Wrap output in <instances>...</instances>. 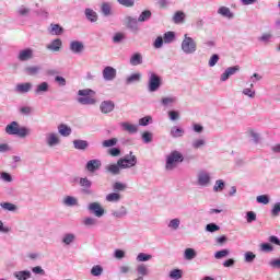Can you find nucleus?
<instances>
[{
	"mask_svg": "<svg viewBox=\"0 0 280 280\" xmlns=\"http://www.w3.org/2000/svg\"><path fill=\"white\" fill-rule=\"evenodd\" d=\"M4 132L11 137H20V139H25L32 135V129L26 126H21L19 121L13 120L5 126Z\"/></svg>",
	"mask_w": 280,
	"mask_h": 280,
	"instance_id": "f257e3e1",
	"label": "nucleus"
},
{
	"mask_svg": "<svg viewBox=\"0 0 280 280\" xmlns=\"http://www.w3.org/2000/svg\"><path fill=\"white\" fill-rule=\"evenodd\" d=\"M183 161H185V156L183 155V153L174 150L166 156L165 170H175L178 163H183Z\"/></svg>",
	"mask_w": 280,
	"mask_h": 280,
	"instance_id": "f03ea898",
	"label": "nucleus"
},
{
	"mask_svg": "<svg viewBox=\"0 0 280 280\" xmlns=\"http://www.w3.org/2000/svg\"><path fill=\"white\" fill-rule=\"evenodd\" d=\"M149 81H148V91L149 93H156L159 89L163 85V81L161 75L155 72H148Z\"/></svg>",
	"mask_w": 280,
	"mask_h": 280,
	"instance_id": "7ed1b4c3",
	"label": "nucleus"
},
{
	"mask_svg": "<svg viewBox=\"0 0 280 280\" xmlns=\"http://www.w3.org/2000/svg\"><path fill=\"white\" fill-rule=\"evenodd\" d=\"M118 162L121 170H130V167H135L137 165V155L130 151L129 154L118 159Z\"/></svg>",
	"mask_w": 280,
	"mask_h": 280,
	"instance_id": "20e7f679",
	"label": "nucleus"
},
{
	"mask_svg": "<svg viewBox=\"0 0 280 280\" xmlns=\"http://www.w3.org/2000/svg\"><path fill=\"white\" fill-rule=\"evenodd\" d=\"M197 45L196 40L189 37L187 34L184 35V39L182 42V51L187 56L191 54H196Z\"/></svg>",
	"mask_w": 280,
	"mask_h": 280,
	"instance_id": "39448f33",
	"label": "nucleus"
},
{
	"mask_svg": "<svg viewBox=\"0 0 280 280\" xmlns=\"http://www.w3.org/2000/svg\"><path fill=\"white\" fill-rule=\"evenodd\" d=\"M79 180V185L81 187L82 194L85 196H91L93 194V190H91V187H93V182L89 179L88 177H77L74 178V182Z\"/></svg>",
	"mask_w": 280,
	"mask_h": 280,
	"instance_id": "423d86ee",
	"label": "nucleus"
},
{
	"mask_svg": "<svg viewBox=\"0 0 280 280\" xmlns=\"http://www.w3.org/2000/svg\"><path fill=\"white\" fill-rule=\"evenodd\" d=\"M197 185L199 187H209L211 185V174L207 171H200L197 174Z\"/></svg>",
	"mask_w": 280,
	"mask_h": 280,
	"instance_id": "0eeeda50",
	"label": "nucleus"
},
{
	"mask_svg": "<svg viewBox=\"0 0 280 280\" xmlns=\"http://www.w3.org/2000/svg\"><path fill=\"white\" fill-rule=\"evenodd\" d=\"M101 168H102V160L100 159L89 160L85 164V170L90 174H95V172H98V170Z\"/></svg>",
	"mask_w": 280,
	"mask_h": 280,
	"instance_id": "6e6552de",
	"label": "nucleus"
},
{
	"mask_svg": "<svg viewBox=\"0 0 280 280\" xmlns=\"http://www.w3.org/2000/svg\"><path fill=\"white\" fill-rule=\"evenodd\" d=\"M103 79L105 82H113L117 78V69L112 66H107L103 69Z\"/></svg>",
	"mask_w": 280,
	"mask_h": 280,
	"instance_id": "1a4fd4ad",
	"label": "nucleus"
},
{
	"mask_svg": "<svg viewBox=\"0 0 280 280\" xmlns=\"http://www.w3.org/2000/svg\"><path fill=\"white\" fill-rule=\"evenodd\" d=\"M90 213H93L96 218H102L105 213V210L102 208L100 202H91L88 206Z\"/></svg>",
	"mask_w": 280,
	"mask_h": 280,
	"instance_id": "9d476101",
	"label": "nucleus"
},
{
	"mask_svg": "<svg viewBox=\"0 0 280 280\" xmlns=\"http://www.w3.org/2000/svg\"><path fill=\"white\" fill-rule=\"evenodd\" d=\"M34 58V50L32 48H25L19 51L18 59L20 62H27Z\"/></svg>",
	"mask_w": 280,
	"mask_h": 280,
	"instance_id": "9b49d317",
	"label": "nucleus"
},
{
	"mask_svg": "<svg viewBox=\"0 0 280 280\" xmlns=\"http://www.w3.org/2000/svg\"><path fill=\"white\" fill-rule=\"evenodd\" d=\"M238 71H240V66L229 67V68L225 69V71L221 74L220 81H221V82H226V80H229V78H231V75H235V73H237Z\"/></svg>",
	"mask_w": 280,
	"mask_h": 280,
	"instance_id": "f8f14e48",
	"label": "nucleus"
},
{
	"mask_svg": "<svg viewBox=\"0 0 280 280\" xmlns=\"http://www.w3.org/2000/svg\"><path fill=\"white\" fill-rule=\"evenodd\" d=\"M100 110L103 115H108L115 110V102L113 101H103L100 105Z\"/></svg>",
	"mask_w": 280,
	"mask_h": 280,
	"instance_id": "ddd939ff",
	"label": "nucleus"
},
{
	"mask_svg": "<svg viewBox=\"0 0 280 280\" xmlns=\"http://www.w3.org/2000/svg\"><path fill=\"white\" fill-rule=\"evenodd\" d=\"M31 91H32L31 82L19 83L14 88V92L20 93V95H24L25 93H30Z\"/></svg>",
	"mask_w": 280,
	"mask_h": 280,
	"instance_id": "4468645a",
	"label": "nucleus"
},
{
	"mask_svg": "<svg viewBox=\"0 0 280 280\" xmlns=\"http://www.w3.org/2000/svg\"><path fill=\"white\" fill-rule=\"evenodd\" d=\"M84 15L86 21H89L90 23H97V20L100 19V15H97V12H95V10L91 8H86L84 10Z\"/></svg>",
	"mask_w": 280,
	"mask_h": 280,
	"instance_id": "2eb2a0df",
	"label": "nucleus"
},
{
	"mask_svg": "<svg viewBox=\"0 0 280 280\" xmlns=\"http://www.w3.org/2000/svg\"><path fill=\"white\" fill-rule=\"evenodd\" d=\"M101 14L105 19H108V16H113V4H110V2H103L101 4Z\"/></svg>",
	"mask_w": 280,
	"mask_h": 280,
	"instance_id": "dca6fc26",
	"label": "nucleus"
},
{
	"mask_svg": "<svg viewBox=\"0 0 280 280\" xmlns=\"http://www.w3.org/2000/svg\"><path fill=\"white\" fill-rule=\"evenodd\" d=\"M70 51H72V54H82L84 51V43L72 40L70 43Z\"/></svg>",
	"mask_w": 280,
	"mask_h": 280,
	"instance_id": "f3484780",
	"label": "nucleus"
},
{
	"mask_svg": "<svg viewBox=\"0 0 280 280\" xmlns=\"http://www.w3.org/2000/svg\"><path fill=\"white\" fill-rule=\"evenodd\" d=\"M112 215L116 220H122V218H126V215H128V208H126V206H121L117 210H112Z\"/></svg>",
	"mask_w": 280,
	"mask_h": 280,
	"instance_id": "a211bd4d",
	"label": "nucleus"
},
{
	"mask_svg": "<svg viewBox=\"0 0 280 280\" xmlns=\"http://www.w3.org/2000/svg\"><path fill=\"white\" fill-rule=\"evenodd\" d=\"M121 165H119V160L116 164H109L106 166V171L109 172V174H113V176H119L121 174Z\"/></svg>",
	"mask_w": 280,
	"mask_h": 280,
	"instance_id": "6ab92c4d",
	"label": "nucleus"
},
{
	"mask_svg": "<svg viewBox=\"0 0 280 280\" xmlns=\"http://www.w3.org/2000/svg\"><path fill=\"white\" fill-rule=\"evenodd\" d=\"M13 277H14V279H18V280L32 279V271H30V270L14 271Z\"/></svg>",
	"mask_w": 280,
	"mask_h": 280,
	"instance_id": "aec40b11",
	"label": "nucleus"
},
{
	"mask_svg": "<svg viewBox=\"0 0 280 280\" xmlns=\"http://www.w3.org/2000/svg\"><path fill=\"white\" fill-rule=\"evenodd\" d=\"M43 93H49V83L47 81H43L35 88V95H43Z\"/></svg>",
	"mask_w": 280,
	"mask_h": 280,
	"instance_id": "412c9836",
	"label": "nucleus"
},
{
	"mask_svg": "<svg viewBox=\"0 0 280 280\" xmlns=\"http://www.w3.org/2000/svg\"><path fill=\"white\" fill-rule=\"evenodd\" d=\"M62 48V39L56 38L50 44L46 46V49H49V51H60Z\"/></svg>",
	"mask_w": 280,
	"mask_h": 280,
	"instance_id": "4be33fe9",
	"label": "nucleus"
},
{
	"mask_svg": "<svg viewBox=\"0 0 280 280\" xmlns=\"http://www.w3.org/2000/svg\"><path fill=\"white\" fill-rule=\"evenodd\" d=\"M49 34L52 36H62L65 34V28L60 26V24H50V28L48 30Z\"/></svg>",
	"mask_w": 280,
	"mask_h": 280,
	"instance_id": "5701e85b",
	"label": "nucleus"
},
{
	"mask_svg": "<svg viewBox=\"0 0 280 280\" xmlns=\"http://www.w3.org/2000/svg\"><path fill=\"white\" fill-rule=\"evenodd\" d=\"M130 65L131 67H139V65H143V56L140 52H135L130 57Z\"/></svg>",
	"mask_w": 280,
	"mask_h": 280,
	"instance_id": "b1692460",
	"label": "nucleus"
},
{
	"mask_svg": "<svg viewBox=\"0 0 280 280\" xmlns=\"http://www.w3.org/2000/svg\"><path fill=\"white\" fill-rule=\"evenodd\" d=\"M46 143L49 145V148H54L60 143V138H58L56 133H49L46 138Z\"/></svg>",
	"mask_w": 280,
	"mask_h": 280,
	"instance_id": "393cba45",
	"label": "nucleus"
},
{
	"mask_svg": "<svg viewBox=\"0 0 280 280\" xmlns=\"http://www.w3.org/2000/svg\"><path fill=\"white\" fill-rule=\"evenodd\" d=\"M127 27L132 32H137V30H139V20H137V18L127 16Z\"/></svg>",
	"mask_w": 280,
	"mask_h": 280,
	"instance_id": "a878e982",
	"label": "nucleus"
},
{
	"mask_svg": "<svg viewBox=\"0 0 280 280\" xmlns=\"http://www.w3.org/2000/svg\"><path fill=\"white\" fill-rule=\"evenodd\" d=\"M197 256H198V253L196 252V249L191 247H188L184 250V259H186V261H191L196 259Z\"/></svg>",
	"mask_w": 280,
	"mask_h": 280,
	"instance_id": "bb28decb",
	"label": "nucleus"
},
{
	"mask_svg": "<svg viewBox=\"0 0 280 280\" xmlns=\"http://www.w3.org/2000/svg\"><path fill=\"white\" fill-rule=\"evenodd\" d=\"M170 135H171V137H173V139H178L185 135V129H183L178 126H174L171 128Z\"/></svg>",
	"mask_w": 280,
	"mask_h": 280,
	"instance_id": "cd10ccee",
	"label": "nucleus"
},
{
	"mask_svg": "<svg viewBox=\"0 0 280 280\" xmlns=\"http://www.w3.org/2000/svg\"><path fill=\"white\" fill-rule=\"evenodd\" d=\"M164 44L171 45V43H174L176 40V33L174 31H168L163 34Z\"/></svg>",
	"mask_w": 280,
	"mask_h": 280,
	"instance_id": "c85d7f7f",
	"label": "nucleus"
},
{
	"mask_svg": "<svg viewBox=\"0 0 280 280\" xmlns=\"http://www.w3.org/2000/svg\"><path fill=\"white\" fill-rule=\"evenodd\" d=\"M121 128L129 132V135H135L139 130V128H137V125H132L130 122H121Z\"/></svg>",
	"mask_w": 280,
	"mask_h": 280,
	"instance_id": "c756f323",
	"label": "nucleus"
},
{
	"mask_svg": "<svg viewBox=\"0 0 280 280\" xmlns=\"http://www.w3.org/2000/svg\"><path fill=\"white\" fill-rule=\"evenodd\" d=\"M58 132L61 137H69L71 136V127L67 126L66 124H61L58 126Z\"/></svg>",
	"mask_w": 280,
	"mask_h": 280,
	"instance_id": "7c9ffc66",
	"label": "nucleus"
},
{
	"mask_svg": "<svg viewBox=\"0 0 280 280\" xmlns=\"http://www.w3.org/2000/svg\"><path fill=\"white\" fill-rule=\"evenodd\" d=\"M75 242V234L73 233H66L62 236V244H65V246H71V244H73Z\"/></svg>",
	"mask_w": 280,
	"mask_h": 280,
	"instance_id": "2f4dec72",
	"label": "nucleus"
},
{
	"mask_svg": "<svg viewBox=\"0 0 280 280\" xmlns=\"http://www.w3.org/2000/svg\"><path fill=\"white\" fill-rule=\"evenodd\" d=\"M152 19V11L144 10L140 13L138 18L139 23H145L147 21H150Z\"/></svg>",
	"mask_w": 280,
	"mask_h": 280,
	"instance_id": "473e14b6",
	"label": "nucleus"
},
{
	"mask_svg": "<svg viewBox=\"0 0 280 280\" xmlns=\"http://www.w3.org/2000/svg\"><path fill=\"white\" fill-rule=\"evenodd\" d=\"M78 102L83 106H93V104L96 103L95 98H92L91 96H81L78 98Z\"/></svg>",
	"mask_w": 280,
	"mask_h": 280,
	"instance_id": "72a5a7b5",
	"label": "nucleus"
},
{
	"mask_svg": "<svg viewBox=\"0 0 280 280\" xmlns=\"http://www.w3.org/2000/svg\"><path fill=\"white\" fill-rule=\"evenodd\" d=\"M185 12L183 11H177L175 12L174 16H173V23H175L176 25H180V23H185Z\"/></svg>",
	"mask_w": 280,
	"mask_h": 280,
	"instance_id": "f704fd0d",
	"label": "nucleus"
},
{
	"mask_svg": "<svg viewBox=\"0 0 280 280\" xmlns=\"http://www.w3.org/2000/svg\"><path fill=\"white\" fill-rule=\"evenodd\" d=\"M218 14H221V16H224L225 19H233L234 16L233 12H231V9H229V7L219 8Z\"/></svg>",
	"mask_w": 280,
	"mask_h": 280,
	"instance_id": "c9c22d12",
	"label": "nucleus"
},
{
	"mask_svg": "<svg viewBox=\"0 0 280 280\" xmlns=\"http://www.w3.org/2000/svg\"><path fill=\"white\" fill-rule=\"evenodd\" d=\"M73 145L75 150H86L89 148V141L86 140H73Z\"/></svg>",
	"mask_w": 280,
	"mask_h": 280,
	"instance_id": "e433bc0d",
	"label": "nucleus"
},
{
	"mask_svg": "<svg viewBox=\"0 0 280 280\" xmlns=\"http://www.w3.org/2000/svg\"><path fill=\"white\" fill-rule=\"evenodd\" d=\"M175 102H176V96L162 97L161 105L164 106V108H167V106H173Z\"/></svg>",
	"mask_w": 280,
	"mask_h": 280,
	"instance_id": "4c0bfd02",
	"label": "nucleus"
},
{
	"mask_svg": "<svg viewBox=\"0 0 280 280\" xmlns=\"http://www.w3.org/2000/svg\"><path fill=\"white\" fill-rule=\"evenodd\" d=\"M224 187H226V182H224L223 179H218L214 183L213 186V191L215 194L220 192V191H224Z\"/></svg>",
	"mask_w": 280,
	"mask_h": 280,
	"instance_id": "58836bf2",
	"label": "nucleus"
},
{
	"mask_svg": "<svg viewBox=\"0 0 280 280\" xmlns=\"http://www.w3.org/2000/svg\"><path fill=\"white\" fill-rule=\"evenodd\" d=\"M107 202H119L121 200V195L119 192H110L105 197Z\"/></svg>",
	"mask_w": 280,
	"mask_h": 280,
	"instance_id": "ea45409f",
	"label": "nucleus"
},
{
	"mask_svg": "<svg viewBox=\"0 0 280 280\" xmlns=\"http://www.w3.org/2000/svg\"><path fill=\"white\" fill-rule=\"evenodd\" d=\"M36 16H39V19H49V10L47 8H40L34 11Z\"/></svg>",
	"mask_w": 280,
	"mask_h": 280,
	"instance_id": "a19ab883",
	"label": "nucleus"
},
{
	"mask_svg": "<svg viewBox=\"0 0 280 280\" xmlns=\"http://www.w3.org/2000/svg\"><path fill=\"white\" fill-rule=\"evenodd\" d=\"M38 71H40V67L38 66H28L24 69L26 75H37Z\"/></svg>",
	"mask_w": 280,
	"mask_h": 280,
	"instance_id": "79ce46f5",
	"label": "nucleus"
},
{
	"mask_svg": "<svg viewBox=\"0 0 280 280\" xmlns=\"http://www.w3.org/2000/svg\"><path fill=\"white\" fill-rule=\"evenodd\" d=\"M63 205H66V207H75L78 206V199L73 196H67L63 199Z\"/></svg>",
	"mask_w": 280,
	"mask_h": 280,
	"instance_id": "37998d69",
	"label": "nucleus"
},
{
	"mask_svg": "<svg viewBox=\"0 0 280 280\" xmlns=\"http://www.w3.org/2000/svg\"><path fill=\"white\" fill-rule=\"evenodd\" d=\"M170 279L180 280L183 279V271L180 269H173L168 273Z\"/></svg>",
	"mask_w": 280,
	"mask_h": 280,
	"instance_id": "c03bdc74",
	"label": "nucleus"
},
{
	"mask_svg": "<svg viewBox=\"0 0 280 280\" xmlns=\"http://www.w3.org/2000/svg\"><path fill=\"white\" fill-rule=\"evenodd\" d=\"M0 207H1L2 209H4V211H12V212H14V211H16V209H19V208L16 207V205H14V203H12V202H8V201L1 202V203H0Z\"/></svg>",
	"mask_w": 280,
	"mask_h": 280,
	"instance_id": "a18cd8bd",
	"label": "nucleus"
},
{
	"mask_svg": "<svg viewBox=\"0 0 280 280\" xmlns=\"http://www.w3.org/2000/svg\"><path fill=\"white\" fill-rule=\"evenodd\" d=\"M102 272H104V267H102V265H95L91 269L92 277H102Z\"/></svg>",
	"mask_w": 280,
	"mask_h": 280,
	"instance_id": "49530a36",
	"label": "nucleus"
},
{
	"mask_svg": "<svg viewBox=\"0 0 280 280\" xmlns=\"http://www.w3.org/2000/svg\"><path fill=\"white\" fill-rule=\"evenodd\" d=\"M229 255H231V250H229L228 248L218 250L214 253V258L215 259H224V257H229Z\"/></svg>",
	"mask_w": 280,
	"mask_h": 280,
	"instance_id": "de8ad7c7",
	"label": "nucleus"
},
{
	"mask_svg": "<svg viewBox=\"0 0 280 280\" xmlns=\"http://www.w3.org/2000/svg\"><path fill=\"white\" fill-rule=\"evenodd\" d=\"M150 259H152V255L151 254H145V253H139L136 260L140 261V262H145V261H150Z\"/></svg>",
	"mask_w": 280,
	"mask_h": 280,
	"instance_id": "09e8293b",
	"label": "nucleus"
},
{
	"mask_svg": "<svg viewBox=\"0 0 280 280\" xmlns=\"http://www.w3.org/2000/svg\"><path fill=\"white\" fill-rule=\"evenodd\" d=\"M117 138H110L107 140H104L102 142L103 148H114V145H117Z\"/></svg>",
	"mask_w": 280,
	"mask_h": 280,
	"instance_id": "8fccbe9b",
	"label": "nucleus"
},
{
	"mask_svg": "<svg viewBox=\"0 0 280 280\" xmlns=\"http://www.w3.org/2000/svg\"><path fill=\"white\" fill-rule=\"evenodd\" d=\"M141 80V73H132L126 79V84H132V82H139Z\"/></svg>",
	"mask_w": 280,
	"mask_h": 280,
	"instance_id": "3c124183",
	"label": "nucleus"
},
{
	"mask_svg": "<svg viewBox=\"0 0 280 280\" xmlns=\"http://www.w3.org/2000/svg\"><path fill=\"white\" fill-rule=\"evenodd\" d=\"M256 202H258V205H268L270 202V196L259 195L256 198Z\"/></svg>",
	"mask_w": 280,
	"mask_h": 280,
	"instance_id": "603ef678",
	"label": "nucleus"
},
{
	"mask_svg": "<svg viewBox=\"0 0 280 280\" xmlns=\"http://www.w3.org/2000/svg\"><path fill=\"white\" fill-rule=\"evenodd\" d=\"M167 115H168V119H171V121H176V120L180 119V113L176 109L168 110Z\"/></svg>",
	"mask_w": 280,
	"mask_h": 280,
	"instance_id": "864d4df0",
	"label": "nucleus"
},
{
	"mask_svg": "<svg viewBox=\"0 0 280 280\" xmlns=\"http://www.w3.org/2000/svg\"><path fill=\"white\" fill-rule=\"evenodd\" d=\"M30 12H32V9L25 7V5H21L18 9V14L19 16H30Z\"/></svg>",
	"mask_w": 280,
	"mask_h": 280,
	"instance_id": "5fc2aeb1",
	"label": "nucleus"
},
{
	"mask_svg": "<svg viewBox=\"0 0 280 280\" xmlns=\"http://www.w3.org/2000/svg\"><path fill=\"white\" fill-rule=\"evenodd\" d=\"M168 229H173V231H178V228L180 226V219L175 218L170 221Z\"/></svg>",
	"mask_w": 280,
	"mask_h": 280,
	"instance_id": "6e6d98bb",
	"label": "nucleus"
},
{
	"mask_svg": "<svg viewBox=\"0 0 280 280\" xmlns=\"http://www.w3.org/2000/svg\"><path fill=\"white\" fill-rule=\"evenodd\" d=\"M137 272L140 277H148V267L143 264L138 265Z\"/></svg>",
	"mask_w": 280,
	"mask_h": 280,
	"instance_id": "4d7b16f0",
	"label": "nucleus"
},
{
	"mask_svg": "<svg viewBox=\"0 0 280 280\" xmlns=\"http://www.w3.org/2000/svg\"><path fill=\"white\" fill-rule=\"evenodd\" d=\"M206 231L208 233H217V231H220V225H218L215 223H208L206 225Z\"/></svg>",
	"mask_w": 280,
	"mask_h": 280,
	"instance_id": "13d9d810",
	"label": "nucleus"
},
{
	"mask_svg": "<svg viewBox=\"0 0 280 280\" xmlns=\"http://www.w3.org/2000/svg\"><path fill=\"white\" fill-rule=\"evenodd\" d=\"M257 220V213L254 211H247L246 212V222L248 224H252V222H255Z\"/></svg>",
	"mask_w": 280,
	"mask_h": 280,
	"instance_id": "bf43d9fd",
	"label": "nucleus"
},
{
	"mask_svg": "<svg viewBox=\"0 0 280 280\" xmlns=\"http://www.w3.org/2000/svg\"><path fill=\"white\" fill-rule=\"evenodd\" d=\"M257 255L253 252H246L245 253V261L246 264H253L256 259Z\"/></svg>",
	"mask_w": 280,
	"mask_h": 280,
	"instance_id": "052dcab7",
	"label": "nucleus"
},
{
	"mask_svg": "<svg viewBox=\"0 0 280 280\" xmlns=\"http://www.w3.org/2000/svg\"><path fill=\"white\" fill-rule=\"evenodd\" d=\"M109 156H120L121 155V149L119 147H112L108 150Z\"/></svg>",
	"mask_w": 280,
	"mask_h": 280,
	"instance_id": "680f3d73",
	"label": "nucleus"
},
{
	"mask_svg": "<svg viewBox=\"0 0 280 280\" xmlns=\"http://www.w3.org/2000/svg\"><path fill=\"white\" fill-rule=\"evenodd\" d=\"M153 135L150 131H144L142 133V141L143 143H152Z\"/></svg>",
	"mask_w": 280,
	"mask_h": 280,
	"instance_id": "e2e57ef3",
	"label": "nucleus"
},
{
	"mask_svg": "<svg viewBox=\"0 0 280 280\" xmlns=\"http://www.w3.org/2000/svg\"><path fill=\"white\" fill-rule=\"evenodd\" d=\"M163 43H165L163 36H158L153 42L154 49H161V47H163Z\"/></svg>",
	"mask_w": 280,
	"mask_h": 280,
	"instance_id": "0e129e2a",
	"label": "nucleus"
},
{
	"mask_svg": "<svg viewBox=\"0 0 280 280\" xmlns=\"http://www.w3.org/2000/svg\"><path fill=\"white\" fill-rule=\"evenodd\" d=\"M249 137L254 143H259V141L261 140V136H259V133H257V131L255 130L249 131Z\"/></svg>",
	"mask_w": 280,
	"mask_h": 280,
	"instance_id": "69168bd1",
	"label": "nucleus"
},
{
	"mask_svg": "<svg viewBox=\"0 0 280 280\" xmlns=\"http://www.w3.org/2000/svg\"><path fill=\"white\" fill-rule=\"evenodd\" d=\"M220 60V55L218 54H213L211 57H210V60L208 62L209 67H215V65H218V61Z\"/></svg>",
	"mask_w": 280,
	"mask_h": 280,
	"instance_id": "338daca9",
	"label": "nucleus"
},
{
	"mask_svg": "<svg viewBox=\"0 0 280 280\" xmlns=\"http://www.w3.org/2000/svg\"><path fill=\"white\" fill-rule=\"evenodd\" d=\"M279 213H280V202H276L271 209V215L273 218H279Z\"/></svg>",
	"mask_w": 280,
	"mask_h": 280,
	"instance_id": "774afa93",
	"label": "nucleus"
}]
</instances>
